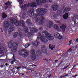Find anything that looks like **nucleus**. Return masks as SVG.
Wrapping results in <instances>:
<instances>
[{"instance_id": "obj_4", "label": "nucleus", "mask_w": 78, "mask_h": 78, "mask_svg": "<svg viewBox=\"0 0 78 78\" xmlns=\"http://www.w3.org/2000/svg\"><path fill=\"white\" fill-rule=\"evenodd\" d=\"M37 1V0H34V2H32L30 3L24 5L23 7V8H25L24 12L25 11H27V8L28 7V6H30V7H32V8H34V7L39 5L38 2H36Z\"/></svg>"}, {"instance_id": "obj_59", "label": "nucleus", "mask_w": 78, "mask_h": 78, "mask_svg": "<svg viewBox=\"0 0 78 78\" xmlns=\"http://www.w3.org/2000/svg\"><path fill=\"white\" fill-rule=\"evenodd\" d=\"M69 45H70V44H69Z\"/></svg>"}, {"instance_id": "obj_1", "label": "nucleus", "mask_w": 78, "mask_h": 78, "mask_svg": "<svg viewBox=\"0 0 78 78\" xmlns=\"http://www.w3.org/2000/svg\"><path fill=\"white\" fill-rule=\"evenodd\" d=\"M15 25L16 26H21V27H25V23L23 20L19 21L14 18H12L10 19V22L4 21L2 23V26L4 27V30L5 31H7L9 28V26H10L9 30V34H11V32L14 31V26L13 25Z\"/></svg>"}, {"instance_id": "obj_26", "label": "nucleus", "mask_w": 78, "mask_h": 78, "mask_svg": "<svg viewBox=\"0 0 78 78\" xmlns=\"http://www.w3.org/2000/svg\"><path fill=\"white\" fill-rule=\"evenodd\" d=\"M49 48L51 49V50H53L54 48H55V46H51V44H50L49 46Z\"/></svg>"}, {"instance_id": "obj_44", "label": "nucleus", "mask_w": 78, "mask_h": 78, "mask_svg": "<svg viewBox=\"0 0 78 78\" xmlns=\"http://www.w3.org/2000/svg\"><path fill=\"white\" fill-rule=\"evenodd\" d=\"M71 48H70L69 49V51H71Z\"/></svg>"}, {"instance_id": "obj_37", "label": "nucleus", "mask_w": 78, "mask_h": 78, "mask_svg": "<svg viewBox=\"0 0 78 78\" xmlns=\"http://www.w3.org/2000/svg\"><path fill=\"white\" fill-rule=\"evenodd\" d=\"M57 23H61V22H60V21H56Z\"/></svg>"}, {"instance_id": "obj_16", "label": "nucleus", "mask_w": 78, "mask_h": 78, "mask_svg": "<svg viewBox=\"0 0 78 78\" xmlns=\"http://www.w3.org/2000/svg\"><path fill=\"white\" fill-rule=\"evenodd\" d=\"M11 4L9 2V1H8L7 3H5V9H7L8 7V6H11Z\"/></svg>"}, {"instance_id": "obj_24", "label": "nucleus", "mask_w": 78, "mask_h": 78, "mask_svg": "<svg viewBox=\"0 0 78 78\" xmlns=\"http://www.w3.org/2000/svg\"><path fill=\"white\" fill-rule=\"evenodd\" d=\"M63 17L64 19H67L68 18V13L65 14L63 16Z\"/></svg>"}, {"instance_id": "obj_51", "label": "nucleus", "mask_w": 78, "mask_h": 78, "mask_svg": "<svg viewBox=\"0 0 78 78\" xmlns=\"http://www.w3.org/2000/svg\"><path fill=\"white\" fill-rule=\"evenodd\" d=\"M75 76H73V77H75Z\"/></svg>"}, {"instance_id": "obj_3", "label": "nucleus", "mask_w": 78, "mask_h": 78, "mask_svg": "<svg viewBox=\"0 0 78 78\" xmlns=\"http://www.w3.org/2000/svg\"><path fill=\"white\" fill-rule=\"evenodd\" d=\"M37 14L34 16V17H37V16H43L45 13L47 12V10L43 9V8H40L37 9L36 10Z\"/></svg>"}, {"instance_id": "obj_19", "label": "nucleus", "mask_w": 78, "mask_h": 78, "mask_svg": "<svg viewBox=\"0 0 78 78\" xmlns=\"http://www.w3.org/2000/svg\"><path fill=\"white\" fill-rule=\"evenodd\" d=\"M58 6H59L58 4H55V5H54L52 6V8H53V10H54V11H56V10L57 9L56 8H58Z\"/></svg>"}, {"instance_id": "obj_5", "label": "nucleus", "mask_w": 78, "mask_h": 78, "mask_svg": "<svg viewBox=\"0 0 78 78\" xmlns=\"http://www.w3.org/2000/svg\"><path fill=\"white\" fill-rule=\"evenodd\" d=\"M8 46L9 47L12 48V51L13 53L16 52V51L17 50V44H15L14 43L12 44L11 41L9 42L8 43Z\"/></svg>"}, {"instance_id": "obj_54", "label": "nucleus", "mask_w": 78, "mask_h": 78, "mask_svg": "<svg viewBox=\"0 0 78 78\" xmlns=\"http://www.w3.org/2000/svg\"><path fill=\"white\" fill-rule=\"evenodd\" d=\"M73 68H74V67H73V68H72V69H73Z\"/></svg>"}, {"instance_id": "obj_6", "label": "nucleus", "mask_w": 78, "mask_h": 78, "mask_svg": "<svg viewBox=\"0 0 78 78\" xmlns=\"http://www.w3.org/2000/svg\"><path fill=\"white\" fill-rule=\"evenodd\" d=\"M38 31V30L35 28H32L30 29V32L28 34L29 38H31L33 36V34L35 32H37Z\"/></svg>"}, {"instance_id": "obj_38", "label": "nucleus", "mask_w": 78, "mask_h": 78, "mask_svg": "<svg viewBox=\"0 0 78 78\" xmlns=\"http://www.w3.org/2000/svg\"><path fill=\"white\" fill-rule=\"evenodd\" d=\"M20 68H21V67H18V68H17V70H18V69H20Z\"/></svg>"}, {"instance_id": "obj_42", "label": "nucleus", "mask_w": 78, "mask_h": 78, "mask_svg": "<svg viewBox=\"0 0 78 78\" xmlns=\"http://www.w3.org/2000/svg\"><path fill=\"white\" fill-rule=\"evenodd\" d=\"M72 40L69 41V42L70 44H71V42H72Z\"/></svg>"}, {"instance_id": "obj_40", "label": "nucleus", "mask_w": 78, "mask_h": 78, "mask_svg": "<svg viewBox=\"0 0 78 78\" xmlns=\"http://www.w3.org/2000/svg\"><path fill=\"white\" fill-rule=\"evenodd\" d=\"M15 58H14V55H13V57L12 58V59H14Z\"/></svg>"}, {"instance_id": "obj_11", "label": "nucleus", "mask_w": 78, "mask_h": 78, "mask_svg": "<svg viewBox=\"0 0 78 78\" xmlns=\"http://www.w3.org/2000/svg\"><path fill=\"white\" fill-rule=\"evenodd\" d=\"M18 2L20 4V5L21 7V8L22 10H23L24 11L25 8H24V6L22 4L23 3L22 0H19Z\"/></svg>"}, {"instance_id": "obj_43", "label": "nucleus", "mask_w": 78, "mask_h": 78, "mask_svg": "<svg viewBox=\"0 0 78 78\" xmlns=\"http://www.w3.org/2000/svg\"><path fill=\"white\" fill-rule=\"evenodd\" d=\"M51 76V74H50L49 76H48V77H50Z\"/></svg>"}, {"instance_id": "obj_14", "label": "nucleus", "mask_w": 78, "mask_h": 78, "mask_svg": "<svg viewBox=\"0 0 78 78\" xmlns=\"http://www.w3.org/2000/svg\"><path fill=\"white\" fill-rule=\"evenodd\" d=\"M53 22L51 21H50L48 24V27L49 28H51L53 27Z\"/></svg>"}, {"instance_id": "obj_57", "label": "nucleus", "mask_w": 78, "mask_h": 78, "mask_svg": "<svg viewBox=\"0 0 78 78\" xmlns=\"http://www.w3.org/2000/svg\"><path fill=\"white\" fill-rule=\"evenodd\" d=\"M74 47V46L73 47V48Z\"/></svg>"}, {"instance_id": "obj_36", "label": "nucleus", "mask_w": 78, "mask_h": 78, "mask_svg": "<svg viewBox=\"0 0 78 78\" xmlns=\"http://www.w3.org/2000/svg\"><path fill=\"white\" fill-rule=\"evenodd\" d=\"M39 30H43V28L41 27H40Z\"/></svg>"}, {"instance_id": "obj_52", "label": "nucleus", "mask_w": 78, "mask_h": 78, "mask_svg": "<svg viewBox=\"0 0 78 78\" xmlns=\"http://www.w3.org/2000/svg\"><path fill=\"white\" fill-rule=\"evenodd\" d=\"M57 61H58V60H55V62H56Z\"/></svg>"}, {"instance_id": "obj_28", "label": "nucleus", "mask_w": 78, "mask_h": 78, "mask_svg": "<svg viewBox=\"0 0 78 78\" xmlns=\"http://www.w3.org/2000/svg\"><path fill=\"white\" fill-rule=\"evenodd\" d=\"M30 45V44H26L25 45V47L26 48H28V47H29Z\"/></svg>"}, {"instance_id": "obj_21", "label": "nucleus", "mask_w": 78, "mask_h": 78, "mask_svg": "<svg viewBox=\"0 0 78 78\" xmlns=\"http://www.w3.org/2000/svg\"><path fill=\"white\" fill-rule=\"evenodd\" d=\"M41 49L43 50L44 53H45L47 52V51L45 50V46H41Z\"/></svg>"}, {"instance_id": "obj_53", "label": "nucleus", "mask_w": 78, "mask_h": 78, "mask_svg": "<svg viewBox=\"0 0 78 78\" xmlns=\"http://www.w3.org/2000/svg\"><path fill=\"white\" fill-rule=\"evenodd\" d=\"M72 70H73V69H72H72L71 70V71H72Z\"/></svg>"}, {"instance_id": "obj_29", "label": "nucleus", "mask_w": 78, "mask_h": 78, "mask_svg": "<svg viewBox=\"0 0 78 78\" xmlns=\"http://www.w3.org/2000/svg\"><path fill=\"white\" fill-rule=\"evenodd\" d=\"M30 22H31V20L30 19H28L26 21V23H28L29 24Z\"/></svg>"}, {"instance_id": "obj_47", "label": "nucleus", "mask_w": 78, "mask_h": 78, "mask_svg": "<svg viewBox=\"0 0 78 78\" xmlns=\"http://www.w3.org/2000/svg\"><path fill=\"white\" fill-rule=\"evenodd\" d=\"M76 67V65H75L74 66H73V67Z\"/></svg>"}, {"instance_id": "obj_10", "label": "nucleus", "mask_w": 78, "mask_h": 78, "mask_svg": "<svg viewBox=\"0 0 78 78\" xmlns=\"http://www.w3.org/2000/svg\"><path fill=\"white\" fill-rule=\"evenodd\" d=\"M37 2L38 5H41L42 3H46L47 1L45 0H37Z\"/></svg>"}, {"instance_id": "obj_27", "label": "nucleus", "mask_w": 78, "mask_h": 78, "mask_svg": "<svg viewBox=\"0 0 78 78\" xmlns=\"http://www.w3.org/2000/svg\"><path fill=\"white\" fill-rule=\"evenodd\" d=\"M57 38H58V39H62V38H63V37H62V36L61 35H60V34H59V36Z\"/></svg>"}, {"instance_id": "obj_45", "label": "nucleus", "mask_w": 78, "mask_h": 78, "mask_svg": "<svg viewBox=\"0 0 78 78\" xmlns=\"http://www.w3.org/2000/svg\"><path fill=\"white\" fill-rule=\"evenodd\" d=\"M32 66V67H33V66H36V65H32V66Z\"/></svg>"}, {"instance_id": "obj_33", "label": "nucleus", "mask_w": 78, "mask_h": 78, "mask_svg": "<svg viewBox=\"0 0 78 78\" xmlns=\"http://www.w3.org/2000/svg\"><path fill=\"white\" fill-rule=\"evenodd\" d=\"M16 61V59H14L12 61H11V64H13V63H14V62H15Z\"/></svg>"}, {"instance_id": "obj_30", "label": "nucleus", "mask_w": 78, "mask_h": 78, "mask_svg": "<svg viewBox=\"0 0 78 78\" xmlns=\"http://www.w3.org/2000/svg\"><path fill=\"white\" fill-rule=\"evenodd\" d=\"M35 19L36 20H35V22H37L38 21H39V19L37 17H35Z\"/></svg>"}, {"instance_id": "obj_49", "label": "nucleus", "mask_w": 78, "mask_h": 78, "mask_svg": "<svg viewBox=\"0 0 78 78\" xmlns=\"http://www.w3.org/2000/svg\"><path fill=\"white\" fill-rule=\"evenodd\" d=\"M5 66H8V64H7V63H6Z\"/></svg>"}, {"instance_id": "obj_34", "label": "nucleus", "mask_w": 78, "mask_h": 78, "mask_svg": "<svg viewBox=\"0 0 78 78\" xmlns=\"http://www.w3.org/2000/svg\"><path fill=\"white\" fill-rule=\"evenodd\" d=\"M76 17V14L74 15V17H72V19H73V18H75Z\"/></svg>"}, {"instance_id": "obj_50", "label": "nucleus", "mask_w": 78, "mask_h": 78, "mask_svg": "<svg viewBox=\"0 0 78 78\" xmlns=\"http://www.w3.org/2000/svg\"><path fill=\"white\" fill-rule=\"evenodd\" d=\"M78 76V75H75V76Z\"/></svg>"}, {"instance_id": "obj_15", "label": "nucleus", "mask_w": 78, "mask_h": 78, "mask_svg": "<svg viewBox=\"0 0 78 78\" xmlns=\"http://www.w3.org/2000/svg\"><path fill=\"white\" fill-rule=\"evenodd\" d=\"M60 28L61 29H62V31L63 32H64L66 30V29L67 28L66 27V26L64 24H63L60 26Z\"/></svg>"}, {"instance_id": "obj_8", "label": "nucleus", "mask_w": 78, "mask_h": 78, "mask_svg": "<svg viewBox=\"0 0 78 78\" xmlns=\"http://www.w3.org/2000/svg\"><path fill=\"white\" fill-rule=\"evenodd\" d=\"M23 50L24 51L25 54H20V53H22V50H20L19 51V54L20 55H22L24 58H27V57L28 56V52H27V51L25 49H23Z\"/></svg>"}, {"instance_id": "obj_31", "label": "nucleus", "mask_w": 78, "mask_h": 78, "mask_svg": "<svg viewBox=\"0 0 78 78\" xmlns=\"http://www.w3.org/2000/svg\"><path fill=\"white\" fill-rule=\"evenodd\" d=\"M25 33H27L28 32V28L27 27H25Z\"/></svg>"}, {"instance_id": "obj_46", "label": "nucleus", "mask_w": 78, "mask_h": 78, "mask_svg": "<svg viewBox=\"0 0 78 78\" xmlns=\"http://www.w3.org/2000/svg\"><path fill=\"white\" fill-rule=\"evenodd\" d=\"M37 56H39V54H38V52H37Z\"/></svg>"}, {"instance_id": "obj_23", "label": "nucleus", "mask_w": 78, "mask_h": 78, "mask_svg": "<svg viewBox=\"0 0 78 78\" xmlns=\"http://www.w3.org/2000/svg\"><path fill=\"white\" fill-rule=\"evenodd\" d=\"M59 34H59V33L56 32L54 34V37H55L58 38V37L59 36Z\"/></svg>"}, {"instance_id": "obj_9", "label": "nucleus", "mask_w": 78, "mask_h": 78, "mask_svg": "<svg viewBox=\"0 0 78 78\" xmlns=\"http://www.w3.org/2000/svg\"><path fill=\"white\" fill-rule=\"evenodd\" d=\"M19 34L20 38H23V35L22 34L21 32H16L13 35V37L16 38L17 36V35Z\"/></svg>"}, {"instance_id": "obj_22", "label": "nucleus", "mask_w": 78, "mask_h": 78, "mask_svg": "<svg viewBox=\"0 0 78 78\" xmlns=\"http://www.w3.org/2000/svg\"><path fill=\"white\" fill-rule=\"evenodd\" d=\"M70 10V8L67 7L63 11V12H67L69 11Z\"/></svg>"}, {"instance_id": "obj_32", "label": "nucleus", "mask_w": 78, "mask_h": 78, "mask_svg": "<svg viewBox=\"0 0 78 78\" xmlns=\"http://www.w3.org/2000/svg\"><path fill=\"white\" fill-rule=\"evenodd\" d=\"M69 76V74H67L65 75L64 76H60V78H62V77H65V76Z\"/></svg>"}, {"instance_id": "obj_55", "label": "nucleus", "mask_w": 78, "mask_h": 78, "mask_svg": "<svg viewBox=\"0 0 78 78\" xmlns=\"http://www.w3.org/2000/svg\"><path fill=\"white\" fill-rule=\"evenodd\" d=\"M76 1H78V0H76Z\"/></svg>"}, {"instance_id": "obj_58", "label": "nucleus", "mask_w": 78, "mask_h": 78, "mask_svg": "<svg viewBox=\"0 0 78 78\" xmlns=\"http://www.w3.org/2000/svg\"><path fill=\"white\" fill-rule=\"evenodd\" d=\"M2 32H3V31H2Z\"/></svg>"}, {"instance_id": "obj_56", "label": "nucleus", "mask_w": 78, "mask_h": 78, "mask_svg": "<svg viewBox=\"0 0 78 78\" xmlns=\"http://www.w3.org/2000/svg\"><path fill=\"white\" fill-rule=\"evenodd\" d=\"M38 53H40V51H39V52H38Z\"/></svg>"}, {"instance_id": "obj_20", "label": "nucleus", "mask_w": 78, "mask_h": 78, "mask_svg": "<svg viewBox=\"0 0 78 78\" xmlns=\"http://www.w3.org/2000/svg\"><path fill=\"white\" fill-rule=\"evenodd\" d=\"M34 9H30L29 11V12L30 13V14L31 15H32V16H34Z\"/></svg>"}, {"instance_id": "obj_41", "label": "nucleus", "mask_w": 78, "mask_h": 78, "mask_svg": "<svg viewBox=\"0 0 78 78\" xmlns=\"http://www.w3.org/2000/svg\"><path fill=\"white\" fill-rule=\"evenodd\" d=\"M66 68H67V67H65L64 68H63L62 69V70H64V69H66Z\"/></svg>"}, {"instance_id": "obj_18", "label": "nucleus", "mask_w": 78, "mask_h": 78, "mask_svg": "<svg viewBox=\"0 0 78 78\" xmlns=\"http://www.w3.org/2000/svg\"><path fill=\"white\" fill-rule=\"evenodd\" d=\"M3 50H4V49H3V48L2 47H0V56H3V55H4V53L2 52V51H3Z\"/></svg>"}, {"instance_id": "obj_12", "label": "nucleus", "mask_w": 78, "mask_h": 78, "mask_svg": "<svg viewBox=\"0 0 78 78\" xmlns=\"http://www.w3.org/2000/svg\"><path fill=\"white\" fill-rule=\"evenodd\" d=\"M57 13L58 14V15H60L61 14V11H58L57 12ZM58 16V14H55L53 16L54 19L56 20L57 19V17Z\"/></svg>"}, {"instance_id": "obj_48", "label": "nucleus", "mask_w": 78, "mask_h": 78, "mask_svg": "<svg viewBox=\"0 0 78 78\" xmlns=\"http://www.w3.org/2000/svg\"><path fill=\"white\" fill-rule=\"evenodd\" d=\"M69 66V65H68L66 67V68H67V67H68Z\"/></svg>"}, {"instance_id": "obj_13", "label": "nucleus", "mask_w": 78, "mask_h": 78, "mask_svg": "<svg viewBox=\"0 0 78 78\" xmlns=\"http://www.w3.org/2000/svg\"><path fill=\"white\" fill-rule=\"evenodd\" d=\"M53 27L54 28V29H55V30H57V31H61V29L59 28V27H58V26L57 25L55 24L53 26Z\"/></svg>"}, {"instance_id": "obj_17", "label": "nucleus", "mask_w": 78, "mask_h": 78, "mask_svg": "<svg viewBox=\"0 0 78 78\" xmlns=\"http://www.w3.org/2000/svg\"><path fill=\"white\" fill-rule=\"evenodd\" d=\"M45 19V18L43 16H41V18L40 21L39 22L40 25H42L44 23V21Z\"/></svg>"}, {"instance_id": "obj_2", "label": "nucleus", "mask_w": 78, "mask_h": 78, "mask_svg": "<svg viewBox=\"0 0 78 78\" xmlns=\"http://www.w3.org/2000/svg\"><path fill=\"white\" fill-rule=\"evenodd\" d=\"M42 33L43 34H44V37L41 34H40L39 35V37H37V39L36 40V42L34 41L32 42V45L34 46H36L37 47V45L40 44L39 41V39L40 38L41 42L44 43H46L48 42V40L51 41L54 39V37L52 34L48 33L47 30H44L42 32Z\"/></svg>"}, {"instance_id": "obj_39", "label": "nucleus", "mask_w": 78, "mask_h": 78, "mask_svg": "<svg viewBox=\"0 0 78 78\" xmlns=\"http://www.w3.org/2000/svg\"><path fill=\"white\" fill-rule=\"evenodd\" d=\"M48 2H50V3H51V1H50V0H48Z\"/></svg>"}, {"instance_id": "obj_35", "label": "nucleus", "mask_w": 78, "mask_h": 78, "mask_svg": "<svg viewBox=\"0 0 78 78\" xmlns=\"http://www.w3.org/2000/svg\"><path fill=\"white\" fill-rule=\"evenodd\" d=\"M23 16H26V13H25V12L23 13Z\"/></svg>"}, {"instance_id": "obj_25", "label": "nucleus", "mask_w": 78, "mask_h": 78, "mask_svg": "<svg viewBox=\"0 0 78 78\" xmlns=\"http://www.w3.org/2000/svg\"><path fill=\"white\" fill-rule=\"evenodd\" d=\"M6 17H7V15H6L5 13H4L2 14V18L3 19H6Z\"/></svg>"}, {"instance_id": "obj_7", "label": "nucleus", "mask_w": 78, "mask_h": 78, "mask_svg": "<svg viewBox=\"0 0 78 78\" xmlns=\"http://www.w3.org/2000/svg\"><path fill=\"white\" fill-rule=\"evenodd\" d=\"M31 57L32 60H34L36 59V55H35V52H34V50H32L31 51Z\"/></svg>"}]
</instances>
